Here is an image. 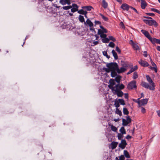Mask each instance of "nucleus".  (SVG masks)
<instances>
[{"mask_svg":"<svg viewBox=\"0 0 160 160\" xmlns=\"http://www.w3.org/2000/svg\"><path fill=\"white\" fill-rule=\"evenodd\" d=\"M118 66V64L116 63L112 62L108 63L106 65L108 68H104L103 70L108 72L110 71H117Z\"/></svg>","mask_w":160,"mask_h":160,"instance_id":"obj_1","label":"nucleus"},{"mask_svg":"<svg viewBox=\"0 0 160 160\" xmlns=\"http://www.w3.org/2000/svg\"><path fill=\"white\" fill-rule=\"evenodd\" d=\"M118 84H117L115 85V88H113L111 87L110 88V89L112 90L114 94H116L118 97H121L123 96V93L118 88Z\"/></svg>","mask_w":160,"mask_h":160,"instance_id":"obj_2","label":"nucleus"},{"mask_svg":"<svg viewBox=\"0 0 160 160\" xmlns=\"http://www.w3.org/2000/svg\"><path fill=\"white\" fill-rule=\"evenodd\" d=\"M100 29L98 30V34L100 35V37H107V35L105 34L107 32V30L102 26H100Z\"/></svg>","mask_w":160,"mask_h":160,"instance_id":"obj_3","label":"nucleus"},{"mask_svg":"<svg viewBox=\"0 0 160 160\" xmlns=\"http://www.w3.org/2000/svg\"><path fill=\"white\" fill-rule=\"evenodd\" d=\"M143 21L146 24L150 26L154 25V26L156 27L158 25V23L153 19H145Z\"/></svg>","mask_w":160,"mask_h":160,"instance_id":"obj_4","label":"nucleus"},{"mask_svg":"<svg viewBox=\"0 0 160 160\" xmlns=\"http://www.w3.org/2000/svg\"><path fill=\"white\" fill-rule=\"evenodd\" d=\"M146 78H147V81L150 83L151 85V87L150 88V90H154L155 89V85H154V83L153 82L151 78L149 77V76L148 75H146Z\"/></svg>","mask_w":160,"mask_h":160,"instance_id":"obj_5","label":"nucleus"},{"mask_svg":"<svg viewBox=\"0 0 160 160\" xmlns=\"http://www.w3.org/2000/svg\"><path fill=\"white\" fill-rule=\"evenodd\" d=\"M136 82L135 81H132L128 85V88L129 89H132L133 88H136Z\"/></svg>","mask_w":160,"mask_h":160,"instance_id":"obj_6","label":"nucleus"},{"mask_svg":"<svg viewBox=\"0 0 160 160\" xmlns=\"http://www.w3.org/2000/svg\"><path fill=\"white\" fill-rule=\"evenodd\" d=\"M131 122V119L130 117L128 116L127 117L126 119H122V125L124 126H126L128 125V124L130 123Z\"/></svg>","mask_w":160,"mask_h":160,"instance_id":"obj_7","label":"nucleus"},{"mask_svg":"<svg viewBox=\"0 0 160 160\" xmlns=\"http://www.w3.org/2000/svg\"><path fill=\"white\" fill-rule=\"evenodd\" d=\"M128 66L127 65L121 68H118V66L117 72L118 73H120L125 72L128 69Z\"/></svg>","mask_w":160,"mask_h":160,"instance_id":"obj_8","label":"nucleus"},{"mask_svg":"<svg viewBox=\"0 0 160 160\" xmlns=\"http://www.w3.org/2000/svg\"><path fill=\"white\" fill-rule=\"evenodd\" d=\"M148 99L147 98H145L140 100L139 107H140L141 106H144L146 105L148 103Z\"/></svg>","mask_w":160,"mask_h":160,"instance_id":"obj_9","label":"nucleus"},{"mask_svg":"<svg viewBox=\"0 0 160 160\" xmlns=\"http://www.w3.org/2000/svg\"><path fill=\"white\" fill-rule=\"evenodd\" d=\"M127 144L126 141L124 140H122L121 143L119 144V147L123 149L125 148Z\"/></svg>","mask_w":160,"mask_h":160,"instance_id":"obj_10","label":"nucleus"},{"mask_svg":"<svg viewBox=\"0 0 160 160\" xmlns=\"http://www.w3.org/2000/svg\"><path fill=\"white\" fill-rule=\"evenodd\" d=\"M138 63L143 67H147L149 65L148 63L146 61L141 59L138 62Z\"/></svg>","mask_w":160,"mask_h":160,"instance_id":"obj_11","label":"nucleus"},{"mask_svg":"<svg viewBox=\"0 0 160 160\" xmlns=\"http://www.w3.org/2000/svg\"><path fill=\"white\" fill-rule=\"evenodd\" d=\"M130 7L126 3H124L122 4L121 7V8L124 10H128Z\"/></svg>","mask_w":160,"mask_h":160,"instance_id":"obj_12","label":"nucleus"},{"mask_svg":"<svg viewBox=\"0 0 160 160\" xmlns=\"http://www.w3.org/2000/svg\"><path fill=\"white\" fill-rule=\"evenodd\" d=\"M141 6L142 9H145L147 6V3L145 0H140Z\"/></svg>","mask_w":160,"mask_h":160,"instance_id":"obj_13","label":"nucleus"},{"mask_svg":"<svg viewBox=\"0 0 160 160\" xmlns=\"http://www.w3.org/2000/svg\"><path fill=\"white\" fill-rule=\"evenodd\" d=\"M141 85L143 87L146 88H148L149 89H150V88L151 87V85H149L148 83L145 82H142Z\"/></svg>","mask_w":160,"mask_h":160,"instance_id":"obj_14","label":"nucleus"},{"mask_svg":"<svg viewBox=\"0 0 160 160\" xmlns=\"http://www.w3.org/2000/svg\"><path fill=\"white\" fill-rule=\"evenodd\" d=\"M87 24L90 27H92L93 25L92 22L89 19H87L86 22H84V25H86Z\"/></svg>","mask_w":160,"mask_h":160,"instance_id":"obj_15","label":"nucleus"},{"mask_svg":"<svg viewBox=\"0 0 160 160\" xmlns=\"http://www.w3.org/2000/svg\"><path fill=\"white\" fill-rule=\"evenodd\" d=\"M110 84L108 85V86L110 89V88L112 87L113 88H115V86L114 87L113 85L115 84V81L113 79H111L109 80Z\"/></svg>","mask_w":160,"mask_h":160,"instance_id":"obj_16","label":"nucleus"},{"mask_svg":"<svg viewBox=\"0 0 160 160\" xmlns=\"http://www.w3.org/2000/svg\"><path fill=\"white\" fill-rule=\"evenodd\" d=\"M141 31L142 33L148 39H149L150 37V35L148 31L144 30H142Z\"/></svg>","mask_w":160,"mask_h":160,"instance_id":"obj_17","label":"nucleus"},{"mask_svg":"<svg viewBox=\"0 0 160 160\" xmlns=\"http://www.w3.org/2000/svg\"><path fill=\"white\" fill-rule=\"evenodd\" d=\"M118 143L117 142H113L111 144V148L112 149H113L116 148Z\"/></svg>","mask_w":160,"mask_h":160,"instance_id":"obj_18","label":"nucleus"},{"mask_svg":"<svg viewBox=\"0 0 160 160\" xmlns=\"http://www.w3.org/2000/svg\"><path fill=\"white\" fill-rule=\"evenodd\" d=\"M102 39V42L105 43H107L109 42V39L107 38L106 37H101Z\"/></svg>","mask_w":160,"mask_h":160,"instance_id":"obj_19","label":"nucleus"},{"mask_svg":"<svg viewBox=\"0 0 160 160\" xmlns=\"http://www.w3.org/2000/svg\"><path fill=\"white\" fill-rule=\"evenodd\" d=\"M112 54L113 56L114 57L115 59L116 60L117 59H118V56L115 51L114 50H113L112 51Z\"/></svg>","mask_w":160,"mask_h":160,"instance_id":"obj_20","label":"nucleus"},{"mask_svg":"<svg viewBox=\"0 0 160 160\" xmlns=\"http://www.w3.org/2000/svg\"><path fill=\"white\" fill-rule=\"evenodd\" d=\"M102 7L104 8H106L108 6V3L105 1V0H102Z\"/></svg>","mask_w":160,"mask_h":160,"instance_id":"obj_21","label":"nucleus"},{"mask_svg":"<svg viewBox=\"0 0 160 160\" xmlns=\"http://www.w3.org/2000/svg\"><path fill=\"white\" fill-rule=\"evenodd\" d=\"M109 126L110 127L111 130L112 131L116 132L117 131V128L116 127L112 125H109Z\"/></svg>","mask_w":160,"mask_h":160,"instance_id":"obj_22","label":"nucleus"},{"mask_svg":"<svg viewBox=\"0 0 160 160\" xmlns=\"http://www.w3.org/2000/svg\"><path fill=\"white\" fill-rule=\"evenodd\" d=\"M115 113L118 114L120 117L122 115V112L121 111L119 110L118 108H116Z\"/></svg>","mask_w":160,"mask_h":160,"instance_id":"obj_23","label":"nucleus"},{"mask_svg":"<svg viewBox=\"0 0 160 160\" xmlns=\"http://www.w3.org/2000/svg\"><path fill=\"white\" fill-rule=\"evenodd\" d=\"M124 154L125 157L127 158H130V156L128 152L126 150L124 151Z\"/></svg>","mask_w":160,"mask_h":160,"instance_id":"obj_24","label":"nucleus"},{"mask_svg":"<svg viewBox=\"0 0 160 160\" xmlns=\"http://www.w3.org/2000/svg\"><path fill=\"white\" fill-rule=\"evenodd\" d=\"M132 46L134 50H138L139 49V47L137 44L135 43L132 45Z\"/></svg>","mask_w":160,"mask_h":160,"instance_id":"obj_25","label":"nucleus"},{"mask_svg":"<svg viewBox=\"0 0 160 160\" xmlns=\"http://www.w3.org/2000/svg\"><path fill=\"white\" fill-rule=\"evenodd\" d=\"M78 18H79V21L81 22H85L84 18L81 15H79V16Z\"/></svg>","mask_w":160,"mask_h":160,"instance_id":"obj_26","label":"nucleus"},{"mask_svg":"<svg viewBox=\"0 0 160 160\" xmlns=\"http://www.w3.org/2000/svg\"><path fill=\"white\" fill-rule=\"evenodd\" d=\"M153 44L156 43L157 39L155 38H152L151 37L148 39Z\"/></svg>","mask_w":160,"mask_h":160,"instance_id":"obj_27","label":"nucleus"},{"mask_svg":"<svg viewBox=\"0 0 160 160\" xmlns=\"http://www.w3.org/2000/svg\"><path fill=\"white\" fill-rule=\"evenodd\" d=\"M120 132H121V134H125L126 133L125 129L124 127H122L120 129Z\"/></svg>","mask_w":160,"mask_h":160,"instance_id":"obj_28","label":"nucleus"},{"mask_svg":"<svg viewBox=\"0 0 160 160\" xmlns=\"http://www.w3.org/2000/svg\"><path fill=\"white\" fill-rule=\"evenodd\" d=\"M78 12L81 14H87V12L85 11H84L83 10L81 9L78 11Z\"/></svg>","mask_w":160,"mask_h":160,"instance_id":"obj_29","label":"nucleus"},{"mask_svg":"<svg viewBox=\"0 0 160 160\" xmlns=\"http://www.w3.org/2000/svg\"><path fill=\"white\" fill-rule=\"evenodd\" d=\"M114 105L116 108H118L120 106L119 103L118 101L115 100V101Z\"/></svg>","mask_w":160,"mask_h":160,"instance_id":"obj_30","label":"nucleus"},{"mask_svg":"<svg viewBox=\"0 0 160 160\" xmlns=\"http://www.w3.org/2000/svg\"><path fill=\"white\" fill-rule=\"evenodd\" d=\"M72 8V6H63L62 7V8L63 10H69L70 9H71Z\"/></svg>","mask_w":160,"mask_h":160,"instance_id":"obj_31","label":"nucleus"},{"mask_svg":"<svg viewBox=\"0 0 160 160\" xmlns=\"http://www.w3.org/2000/svg\"><path fill=\"white\" fill-rule=\"evenodd\" d=\"M118 101L119 102V103H120V104L121 105H124L125 104V103L123 99H118Z\"/></svg>","mask_w":160,"mask_h":160,"instance_id":"obj_32","label":"nucleus"},{"mask_svg":"<svg viewBox=\"0 0 160 160\" xmlns=\"http://www.w3.org/2000/svg\"><path fill=\"white\" fill-rule=\"evenodd\" d=\"M121 78V77L120 76H117L115 78L116 82L119 83L120 81Z\"/></svg>","mask_w":160,"mask_h":160,"instance_id":"obj_33","label":"nucleus"},{"mask_svg":"<svg viewBox=\"0 0 160 160\" xmlns=\"http://www.w3.org/2000/svg\"><path fill=\"white\" fill-rule=\"evenodd\" d=\"M82 8L83 9H86V10H87L88 11H90L91 10V8H92V7L91 6H88L83 7H82Z\"/></svg>","mask_w":160,"mask_h":160,"instance_id":"obj_34","label":"nucleus"},{"mask_svg":"<svg viewBox=\"0 0 160 160\" xmlns=\"http://www.w3.org/2000/svg\"><path fill=\"white\" fill-rule=\"evenodd\" d=\"M123 113L125 115H128L129 113L128 111L126 108H123Z\"/></svg>","mask_w":160,"mask_h":160,"instance_id":"obj_35","label":"nucleus"},{"mask_svg":"<svg viewBox=\"0 0 160 160\" xmlns=\"http://www.w3.org/2000/svg\"><path fill=\"white\" fill-rule=\"evenodd\" d=\"M138 75L137 73L136 72H134L133 75V79H136L138 78Z\"/></svg>","mask_w":160,"mask_h":160,"instance_id":"obj_36","label":"nucleus"},{"mask_svg":"<svg viewBox=\"0 0 160 160\" xmlns=\"http://www.w3.org/2000/svg\"><path fill=\"white\" fill-rule=\"evenodd\" d=\"M102 53L104 56H106L108 59L110 58V57L108 55L107 52L106 51H103Z\"/></svg>","mask_w":160,"mask_h":160,"instance_id":"obj_37","label":"nucleus"},{"mask_svg":"<svg viewBox=\"0 0 160 160\" xmlns=\"http://www.w3.org/2000/svg\"><path fill=\"white\" fill-rule=\"evenodd\" d=\"M59 3L62 5H64L66 4L65 0H60Z\"/></svg>","mask_w":160,"mask_h":160,"instance_id":"obj_38","label":"nucleus"},{"mask_svg":"<svg viewBox=\"0 0 160 160\" xmlns=\"http://www.w3.org/2000/svg\"><path fill=\"white\" fill-rule=\"evenodd\" d=\"M151 10L153 12H157V13L160 14V11L158 10V9H157L156 8H152L151 9Z\"/></svg>","mask_w":160,"mask_h":160,"instance_id":"obj_39","label":"nucleus"},{"mask_svg":"<svg viewBox=\"0 0 160 160\" xmlns=\"http://www.w3.org/2000/svg\"><path fill=\"white\" fill-rule=\"evenodd\" d=\"M140 98H138L137 100H136V99L133 100V101L134 102H137L138 104L139 107V104H140Z\"/></svg>","mask_w":160,"mask_h":160,"instance_id":"obj_40","label":"nucleus"},{"mask_svg":"<svg viewBox=\"0 0 160 160\" xmlns=\"http://www.w3.org/2000/svg\"><path fill=\"white\" fill-rule=\"evenodd\" d=\"M123 134L121 133H118V138L119 140H120L123 137Z\"/></svg>","mask_w":160,"mask_h":160,"instance_id":"obj_41","label":"nucleus"},{"mask_svg":"<svg viewBox=\"0 0 160 160\" xmlns=\"http://www.w3.org/2000/svg\"><path fill=\"white\" fill-rule=\"evenodd\" d=\"M125 87L124 85L123 84H121L120 85H118V88H119V89H123Z\"/></svg>","mask_w":160,"mask_h":160,"instance_id":"obj_42","label":"nucleus"},{"mask_svg":"<svg viewBox=\"0 0 160 160\" xmlns=\"http://www.w3.org/2000/svg\"><path fill=\"white\" fill-rule=\"evenodd\" d=\"M116 71H111V75L112 77H114L116 75Z\"/></svg>","mask_w":160,"mask_h":160,"instance_id":"obj_43","label":"nucleus"},{"mask_svg":"<svg viewBox=\"0 0 160 160\" xmlns=\"http://www.w3.org/2000/svg\"><path fill=\"white\" fill-rule=\"evenodd\" d=\"M115 44L112 42H110L108 45V46L110 47L113 48L114 47Z\"/></svg>","mask_w":160,"mask_h":160,"instance_id":"obj_44","label":"nucleus"},{"mask_svg":"<svg viewBox=\"0 0 160 160\" xmlns=\"http://www.w3.org/2000/svg\"><path fill=\"white\" fill-rule=\"evenodd\" d=\"M72 6L73 7V8H74L77 10H78V5L76 4H73Z\"/></svg>","mask_w":160,"mask_h":160,"instance_id":"obj_45","label":"nucleus"},{"mask_svg":"<svg viewBox=\"0 0 160 160\" xmlns=\"http://www.w3.org/2000/svg\"><path fill=\"white\" fill-rule=\"evenodd\" d=\"M109 41L110 40H112L113 41H115V39L112 36H110L109 37Z\"/></svg>","mask_w":160,"mask_h":160,"instance_id":"obj_46","label":"nucleus"},{"mask_svg":"<svg viewBox=\"0 0 160 160\" xmlns=\"http://www.w3.org/2000/svg\"><path fill=\"white\" fill-rule=\"evenodd\" d=\"M141 111L143 113H144L146 112V110L143 107H141Z\"/></svg>","mask_w":160,"mask_h":160,"instance_id":"obj_47","label":"nucleus"},{"mask_svg":"<svg viewBox=\"0 0 160 160\" xmlns=\"http://www.w3.org/2000/svg\"><path fill=\"white\" fill-rule=\"evenodd\" d=\"M101 16L103 20H104L105 21H106L108 20V18L107 17L104 16L102 14H101Z\"/></svg>","mask_w":160,"mask_h":160,"instance_id":"obj_48","label":"nucleus"},{"mask_svg":"<svg viewBox=\"0 0 160 160\" xmlns=\"http://www.w3.org/2000/svg\"><path fill=\"white\" fill-rule=\"evenodd\" d=\"M157 67H151V68L152 70L154 71L155 72H157Z\"/></svg>","mask_w":160,"mask_h":160,"instance_id":"obj_49","label":"nucleus"},{"mask_svg":"<svg viewBox=\"0 0 160 160\" xmlns=\"http://www.w3.org/2000/svg\"><path fill=\"white\" fill-rule=\"evenodd\" d=\"M131 9H132L135 12L137 13H138V12L137 11V10L134 8L132 7L131 6L130 7V8Z\"/></svg>","mask_w":160,"mask_h":160,"instance_id":"obj_50","label":"nucleus"},{"mask_svg":"<svg viewBox=\"0 0 160 160\" xmlns=\"http://www.w3.org/2000/svg\"><path fill=\"white\" fill-rule=\"evenodd\" d=\"M119 160H125V157L123 155H121L119 157Z\"/></svg>","mask_w":160,"mask_h":160,"instance_id":"obj_51","label":"nucleus"},{"mask_svg":"<svg viewBox=\"0 0 160 160\" xmlns=\"http://www.w3.org/2000/svg\"><path fill=\"white\" fill-rule=\"evenodd\" d=\"M98 41H93L92 43V46H95L97 44H98Z\"/></svg>","mask_w":160,"mask_h":160,"instance_id":"obj_52","label":"nucleus"},{"mask_svg":"<svg viewBox=\"0 0 160 160\" xmlns=\"http://www.w3.org/2000/svg\"><path fill=\"white\" fill-rule=\"evenodd\" d=\"M52 5L54 7H55L58 8V9H59V8L60 7V6H58L57 4H53Z\"/></svg>","mask_w":160,"mask_h":160,"instance_id":"obj_53","label":"nucleus"},{"mask_svg":"<svg viewBox=\"0 0 160 160\" xmlns=\"http://www.w3.org/2000/svg\"><path fill=\"white\" fill-rule=\"evenodd\" d=\"M133 72V69L131 68L129 71L127 73V74L128 75Z\"/></svg>","mask_w":160,"mask_h":160,"instance_id":"obj_54","label":"nucleus"},{"mask_svg":"<svg viewBox=\"0 0 160 160\" xmlns=\"http://www.w3.org/2000/svg\"><path fill=\"white\" fill-rule=\"evenodd\" d=\"M150 61H151V63L152 64V65L153 66V67H156L157 66L156 64L153 62H152L151 59H150Z\"/></svg>","mask_w":160,"mask_h":160,"instance_id":"obj_55","label":"nucleus"},{"mask_svg":"<svg viewBox=\"0 0 160 160\" xmlns=\"http://www.w3.org/2000/svg\"><path fill=\"white\" fill-rule=\"evenodd\" d=\"M116 50L119 53H121V50L118 47H116Z\"/></svg>","mask_w":160,"mask_h":160,"instance_id":"obj_56","label":"nucleus"},{"mask_svg":"<svg viewBox=\"0 0 160 160\" xmlns=\"http://www.w3.org/2000/svg\"><path fill=\"white\" fill-rule=\"evenodd\" d=\"M143 56L145 57H147L148 53L147 52L145 51L143 52Z\"/></svg>","mask_w":160,"mask_h":160,"instance_id":"obj_57","label":"nucleus"},{"mask_svg":"<svg viewBox=\"0 0 160 160\" xmlns=\"http://www.w3.org/2000/svg\"><path fill=\"white\" fill-rule=\"evenodd\" d=\"M66 4L69 5L71 4V2L69 0H65Z\"/></svg>","mask_w":160,"mask_h":160,"instance_id":"obj_58","label":"nucleus"},{"mask_svg":"<svg viewBox=\"0 0 160 160\" xmlns=\"http://www.w3.org/2000/svg\"><path fill=\"white\" fill-rule=\"evenodd\" d=\"M77 11H78V10L73 8H71V11L72 12H74Z\"/></svg>","mask_w":160,"mask_h":160,"instance_id":"obj_59","label":"nucleus"},{"mask_svg":"<svg viewBox=\"0 0 160 160\" xmlns=\"http://www.w3.org/2000/svg\"><path fill=\"white\" fill-rule=\"evenodd\" d=\"M132 68L133 69V71L136 70L137 69L138 67L137 66H135L134 67Z\"/></svg>","mask_w":160,"mask_h":160,"instance_id":"obj_60","label":"nucleus"},{"mask_svg":"<svg viewBox=\"0 0 160 160\" xmlns=\"http://www.w3.org/2000/svg\"><path fill=\"white\" fill-rule=\"evenodd\" d=\"M147 14L149 16H153L154 15V14L153 13H147Z\"/></svg>","mask_w":160,"mask_h":160,"instance_id":"obj_61","label":"nucleus"},{"mask_svg":"<svg viewBox=\"0 0 160 160\" xmlns=\"http://www.w3.org/2000/svg\"><path fill=\"white\" fill-rule=\"evenodd\" d=\"M129 43L130 44H131V45H132V46L133 44H134L135 43L134 42H133V41L131 40L130 41V42H129Z\"/></svg>","mask_w":160,"mask_h":160,"instance_id":"obj_62","label":"nucleus"},{"mask_svg":"<svg viewBox=\"0 0 160 160\" xmlns=\"http://www.w3.org/2000/svg\"><path fill=\"white\" fill-rule=\"evenodd\" d=\"M120 25L122 28H124V24L122 22H121L120 23Z\"/></svg>","mask_w":160,"mask_h":160,"instance_id":"obj_63","label":"nucleus"},{"mask_svg":"<svg viewBox=\"0 0 160 160\" xmlns=\"http://www.w3.org/2000/svg\"><path fill=\"white\" fill-rule=\"evenodd\" d=\"M156 43L160 44V39H157Z\"/></svg>","mask_w":160,"mask_h":160,"instance_id":"obj_64","label":"nucleus"}]
</instances>
